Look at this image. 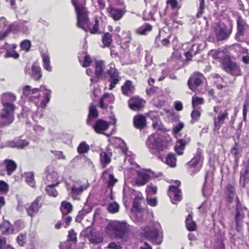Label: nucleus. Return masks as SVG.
Listing matches in <instances>:
<instances>
[{"mask_svg":"<svg viewBox=\"0 0 249 249\" xmlns=\"http://www.w3.org/2000/svg\"><path fill=\"white\" fill-rule=\"evenodd\" d=\"M77 15V26L86 32L89 31L91 34H97L98 32L99 22L96 19L93 27H90L88 17V11L85 7V0H71Z\"/></svg>","mask_w":249,"mask_h":249,"instance_id":"f257e3e1","label":"nucleus"},{"mask_svg":"<svg viewBox=\"0 0 249 249\" xmlns=\"http://www.w3.org/2000/svg\"><path fill=\"white\" fill-rule=\"evenodd\" d=\"M45 91V99L41 101L40 107L42 108L45 107L46 104L49 101L51 90L46 89L44 87H41L40 89H32L30 86H25L23 89V94L28 97L30 102H33L36 106H38L39 102L40 94L39 91Z\"/></svg>","mask_w":249,"mask_h":249,"instance_id":"f03ea898","label":"nucleus"},{"mask_svg":"<svg viewBox=\"0 0 249 249\" xmlns=\"http://www.w3.org/2000/svg\"><path fill=\"white\" fill-rule=\"evenodd\" d=\"M142 235L156 244H160L162 241V233L160 225L156 224L152 227L143 228Z\"/></svg>","mask_w":249,"mask_h":249,"instance_id":"7ed1b4c3","label":"nucleus"},{"mask_svg":"<svg viewBox=\"0 0 249 249\" xmlns=\"http://www.w3.org/2000/svg\"><path fill=\"white\" fill-rule=\"evenodd\" d=\"M128 226L123 221H111L107 225L106 232L111 237L122 238L126 232Z\"/></svg>","mask_w":249,"mask_h":249,"instance_id":"20e7f679","label":"nucleus"},{"mask_svg":"<svg viewBox=\"0 0 249 249\" xmlns=\"http://www.w3.org/2000/svg\"><path fill=\"white\" fill-rule=\"evenodd\" d=\"M146 145L152 153H155L166 149L168 147V142L158 133H154L148 137Z\"/></svg>","mask_w":249,"mask_h":249,"instance_id":"39448f33","label":"nucleus"},{"mask_svg":"<svg viewBox=\"0 0 249 249\" xmlns=\"http://www.w3.org/2000/svg\"><path fill=\"white\" fill-rule=\"evenodd\" d=\"M16 107H3L0 115V126L8 125L14 120V111Z\"/></svg>","mask_w":249,"mask_h":249,"instance_id":"423d86ee","label":"nucleus"},{"mask_svg":"<svg viewBox=\"0 0 249 249\" xmlns=\"http://www.w3.org/2000/svg\"><path fill=\"white\" fill-rule=\"evenodd\" d=\"M223 69L228 73L233 76L241 74V70L237 64L231 60L228 56H225L222 61Z\"/></svg>","mask_w":249,"mask_h":249,"instance_id":"0eeeda50","label":"nucleus"},{"mask_svg":"<svg viewBox=\"0 0 249 249\" xmlns=\"http://www.w3.org/2000/svg\"><path fill=\"white\" fill-rule=\"evenodd\" d=\"M219 107H214L213 110L217 113V116L214 117L213 121L214 127V131H218L222 125L224 123L225 121L228 119L229 114L227 110L224 111L220 110Z\"/></svg>","mask_w":249,"mask_h":249,"instance_id":"6e6552de","label":"nucleus"},{"mask_svg":"<svg viewBox=\"0 0 249 249\" xmlns=\"http://www.w3.org/2000/svg\"><path fill=\"white\" fill-rule=\"evenodd\" d=\"M232 31V26L228 28L225 24L219 23L215 30L216 37L219 40L228 39Z\"/></svg>","mask_w":249,"mask_h":249,"instance_id":"1a4fd4ad","label":"nucleus"},{"mask_svg":"<svg viewBox=\"0 0 249 249\" xmlns=\"http://www.w3.org/2000/svg\"><path fill=\"white\" fill-rule=\"evenodd\" d=\"M47 175L44 178V181L47 185H57L59 183L58 174L53 170L52 166H48L46 169Z\"/></svg>","mask_w":249,"mask_h":249,"instance_id":"9d476101","label":"nucleus"},{"mask_svg":"<svg viewBox=\"0 0 249 249\" xmlns=\"http://www.w3.org/2000/svg\"><path fill=\"white\" fill-rule=\"evenodd\" d=\"M41 200V196H37L36 199L31 203V205L26 208L27 213L29 216L32 217L38 213L42 205Z\"/></svg>","mask_w":249,"mask_h":249,"instance_id":"9b49d317","label":"nucleus"},{"mask_svg":"<svg viewBox=\"0 0 249 249\" xmlns=\"http://www.w3.org/2000/svg\"><path fill=\"white\" fill-rule=\"evenodd\" d=\"M16 100V96L11 92H6L2 94L1 104L3 107H16L14 102Z\"/></svg>","mask_w":249,"mask_h":249,"instance_id":"f8f14e48","label":"nucleus"},{"mask_svg":"<svg viewBox=\"0 0 249 249\" xmlns=\"http://www.w3.org/2000/svg\"><path fill=\"white\" fill-rule=\"evenodd\" d=\"M110 80V89H112L118 84L121 79V77L119 76V72L116 68L110 67L107 71Z\"/></svg>","mask_w":249,"mask_h":249,"instance_id":"ddd939ff","label":"nucleus"},{"mask_svg":"<svg viewBox=\"0 0 249 249\" xmlns=\"http://www.w3.org/2000/svg\"><path fill=\"white\" fill-rule=\"evenodd\" d=\"M89 186V184H84L79 185L78 184H74L70 189L68 188L70 191V193L74 199H78V196L80 195L82 192L86 190Z\"/></svg>","mask_w":249,"mask_h":249,"instance_id":"4468645a","label":"nucleus"},{"mask_svg":"<svg viewBox=\"0 0 249 249\" xmlns=\"http://www.w3.org/2000/svg\"><path fill=\"white\" fill-rule=\"evenodd\" d=\"M107 11L109 16L115 21L120 20L125 13L124 9L116 8L112 6H109L107 8Z\"/></svg>","mask_w":249,"mask_h":249,"instance_id":"2eb2a0df","label":"nucleus"},{"mask_svg":"<svg viewBox=\"0 0 249 249\" xmlns=\"http://www.w3.org/2000/svg\"><path fill=\"white\" fill-rule=\"evenodd\" d=\"M145 103V101L142 98L134 97L129 100V106L133 110H139L143 107Z\"/></svg>","mask_w":249,"mask_h":249,"instance_id":"dca6fc26","label":"nucleus"},{"mask_svg":"<svg viewBox=\"0 0 249 249\" xmlns=\"http://www.w3.org/2000/svg\"><path fill=\"white\" fill-rule=\"evenodd\" d=\"M201 45L199 43L189 44L188 50L185 52V55L187 60H191L192 56L196 55L201 49Z\"/></svg>","mask_w":249,"mask_h":249,"instance_id":"f3484780","label":"nucleus"},{"mask_svg":"<svg viewBox=\"0 0 249 249\" xmlns=\"http://www.w3.org/2000/svg\"><path fill=\"white\" fill-rule=\"evenodd\" d=\"M168 195L172 200L173 203L180 201L181 199V191L176 186H171L169 189Z\"/></svg>","mask_w":249,"mask_h":249,"instance_id":"a211bd4d","label":"nucleus"},{"mask_svg":"<svg viewBox=\"0 0 249 249\" xmlns=\"http://www.w3.org/2000/svg\"><path fill=\"white\" fill-rule=\"evenodd\" d=\"M197 76H196L195 74L191 76L188 81V86L191 90L194 91L196 89L197 87L199 86L201 83L202 81L200 78V77L202 75L201 73L198 72L197 73Z\"/></svg>","mask_w":249,"mask_h":249,"instance_id":"6ab92c4d","label":"nucleus"},{"mask_svg":"<svg viewBox=\"0 0 249 249\" xmlns=\"http://www.w3.org/2000/svg\"><path fill=\"white\" fill-rule=\"evenodd\" d=\"M202 150L200 148H197L195 157L187 163V164L191 167H195L198 164H201L203 161V157L202 155Z\"/></svg>","mask_w":249,"mask_h":249,"instance_id":"aec40b11","label":"nucleus"},{"mask_svg":"<svg viewBox=\"0 0 249 249\" xmlns=\"http://www.w3.org/2000/svg\"><path fill=\"white\" fill-rule=\"evenodd\" d=\"M149 176L145 172H138L137 177L136 178L134 184L139 186H142L146 183Z\"/></svg>","mask_w":249,"mask_h":249,"instance_id":"412c9836","label":"nucleus"},{"mask_svg":"<svg viewBox=\"0 0 249 249\" xmlns=\"http://www.w3.org/2000/svg\"><path fill=\"white\" fill-rule=\"evenodd\" d=\"M114 100V95L112 94L105 93L100 100V106L102 108H107L108 105L112 103Z\"/></svg>","mask_w":249,"mask_h":249,"instance_id":"4be33fe9","label":"nucleus"},{"mask_svg":"<svg viewBox=\"0 0 249 249\" xmlns=\"http://www.w3.org/2000/svg\"><path fill=\"white\" fill-rule=\"evenodd\" d=\"M109 126V123L102 120H98L93 125V128L98 133H103Z\"/></svg>","mask_w":249,"mask_h":249,"instance_id":"5701e85b","label":"nucleus"},{"mask_svg":"<svg viewBox=\"0 0 249 249\" xmlns=\"http://www.w3.org/2000/svg\"><path fill=\"white\" fill-rule=\"evenodd\" d=\"M133 124L135 127L138 129H142L146 125V118L143 115H138L134 117Z\"/></svg>","mask_w":249,"mask_h":249,"instance_id":"b1692460","label":"nucleus"},{"mask_svg":"<svg viewBox=\"0 0 249 249\" xmlns=\"http://www.w3.org/2000/svg\"><path fill=\"white\" fill-rule=\"evenodd\" d=\"M4 164L8 175H11L17 169V164L11 160H5L4 161Z\"/></svg>","mask_w":249,"mask_h":249,"instance_id":"393cba45","label":"nucleus"},{"mask_svg":"<svg viewBox=\"0 0 249 249\" xmlns=\"http://www.w3.org/2000/svg\"><path fill=\"white\" fill-rule=\"evenodd\" d=\"M237 32L236 35V37H240L243 35V33L245 29V26L246 23L245 21L239 16L238 18L237 21Z\"/></svg>","mask_w":249,"mask_h":249,"instance_id":"a878e982","label":"nucleus"},{"mask_svg":"<svg viewBox=\"0 0 249 249\" xmlns=\"http://www.w3.org/2000/svg\"><path fill=\"white\" fill-rule=\"evenodd\" d=\"M88 238L89 242L93 244L101 243L103 241V237L101 235L93 231L90 232Z\"/></svg>","mask_w":249,"mask_h":249,"instance_id":"bb28decb","label":"nucleus"},{"mask_svg":"<svg viewBox=\"0 0 249 249\" xmlns=\"http://www.w3.org/2000/svg\"><path fill=\"white\" fill-rule=\"evenodd\" d=\"M11 32L21 31L25 33L28 31V28L25 26L23 23H13L9 26Z\"/></svg>","mask_w":249,"mask_h":249,"instance_id":"cd10ccee","label":"nucleus"},{"mask_svg":"<svg viewBox=\"0 0 249 249\" xmlns=\"http://www.w3.org/2000/svg\"><path fill=\"white\" fill-rule=\"evenodd\" d=\"M95 65V75L98 78H101L105 67L104 63L103 61H96Z\"/></svg>","mask_w":249,"mask_h":249,"instance_id":"c85d7f7f","label":"nucleus"},{"mask_svg":"<svg viewBox=\"0 0 249 249\" xmlns=\"http://www.w3.org/2000/svg\"><path fill=\"white\" fill-rule=\"evenodd\" d=\"M107 176H108L107 186L109 187L113 186L117 180L114 178L113 175L110 173L108 170H106L102 174V177L104 179H107Z\"/></svg>","mask_w":249,"mask_h":249,"instance_id":"c756f323","label":"nucleus"},{"mask_svg":"<svg viewBox=\"0 0 249 249\" xmlns=\"http://www.w3.org/2000/svg\"><path fill=\"white\" fill-rule=\"evenodd\" d=\"M31 75L36 80H39L42 76L41 69L36 63H34L32 66Z\"/></svg>","mask_w":249,"mask_h":249,"instance_id":"7c9ffc66","label":"nucleus"},{"mask_svg":"<svg viewBox=\"0 0 249 249\" xmlns=\"http://www.w3.org/2000/svg\"><path fill=\"white\" fill-rule=\"evenodd\" d=\"M100 155L101 164L105 168L107 164L110 162L112 154L110 153L101 152Z\"/></svg>","mask_w":249,"mask_h":249,"instance_id":"2f4dec72","label":"nucleus"},{"mask_svg":"<svg viewBox=\"0 0 249 249\" xmlns=\"http://www.w3.org/2000/svg\"><path fill=\"white\" fill-rule=\"evenodd\" d=\"M134 89V87L131 81L127 80L122 87L123 93L125 95H128Z\"/></svg>","mask_w":249,"mask_h":249,"instance_id":"473e14b6","label":"nucleus"},{"mask_svg":"<svg viewBox=\"0 0 249 249\" xmlns=\"http://www.w3.org/2000/svg\"><path fill=\"white\" fill-rule=\"evenodd\" d=\"M240 180L243 181V186L249 181V166L246 167L240 172Z\"/></svg>","mask_w":249,"mask_h":249,"instance_id":"72a5a7b5","label":"nucleus"},{"mask_svg":"<svg viewBox=\"0 0 249 249\" xmlns=\"http://www.w3.org/2000/svg\"><path fill=\"white\" fill-rule=\"evenodd\" d=\"M0 230L4 234H9L12 233L13 228L9 221H4L0 226Z\"/></svg>","mask_w":249,"mask_h":249,"instance_id":"f704fd0d","label":"nucleus"},{"mask_svg":"<svg viewBox=\"0 0 249 249\" xmlns=\"http://www.w3.org/2000/svg\"><path fill=\"white\" fill-rule=\"evenodd\" d=\"M28 142L26 141L22 140L16 139L11 142L10 146L12 147H17L18 148H23L27 146Z\"/></svg>","mask_w":249,"mask_h":249,"instance_id":"c9c22d12","label":"nucleus"},{"mask_svg":"<svg viewBox=\"0 0 249 249\" xmlns=\"http://www.w3.org/2000/svg\"><path fill=\"white\" fill-rule=\"evenodd\" d=\"M185 145L186 142L182 139H180L177 141L175 147V150L178 155H181L183 154V151L185 148Z\"/></svg>","mask_w":249,"mask_h":249,"instance_id":"e433bc0d","label":"nucleus"},{"mask_svg":"<svg viewBox=\"0 0 249 249\" xmlns=\"http://www.w3.org/2000/svg\"><path fill=\"white\" fill-rule=\"evenodd\" d=\"M186 225L187 229L190 231H194L196 229V224L192 220V215L189 214L186 219Z\"/></svg>","mask_w":249,"mask_h":249,"instance_id":"4c0bfd02","label":"nucleus"},{"mask_svg":"<svg viewBox=\"0 0 249 249\" xmlns=\"http://www.w3.org/2000/svg\"><path fill=\"white\" fill-rule=\"evenodd\" d=\"M152 30V26L149 24H145L137 29V33L141 35H146Z\"/></svg>","mask_w":249,"mask_h":249,"instance_id":"58836bf2","label":"nucleus"},{"mask_svg":"<svg viewBox=\"0 0 249 249\" xmlns=\"http://www.w3.org/2000/svg\"><path fill=\"white\" fill-rule=\"evenodd\" d=\"M61 209L62 214H68L72 210V206L69 202L63 201L61 203Z\"/></svg>","mask_w":249,"mask_h":249,"instance_id":"ea45409f","label":"nucleus"},{"mask_svg":"<svg viewBox=\"0 0 249 249\" xmlns=\"http://www.w3.org/2000/svg\"><path fill=\"white\" fill-rule=\"evenodd\" d=\"M112 42V36L108 33L104 34L102 37V42L104 47H109Z\"/></svg>","mask_w":249,"mask_h":249,"instance_id":"a19ab883","label":"nucleus"},{"mask_svg":"<svg viewBox=\"0 0 249 249\" xmlns=\"http://www.w3.org/2000/svg\"><path fill=\"white\" fill-rule=\"evenodd\" d=\"M24 176L26 178V182L31 187H34L35 186V183L34 181V174L33 172L25 173Z\"/></svg>","mask_w":249,"mask_h":249,"instance_id":"79ce46f5","label":"nucleus"},{"mask_svg":"<svg viewBox=\"0 0 249 249\" xmlns=\"http://www.w3.org/2000/svg\"><path fill=\"white\" fill-rule=\"evenodd\" d=\"M176 160L175 155L169 154L166 158L165 163L171 167H175L176 166Z\"/></svg>","mask_w":249,"mask_h":249,"instance_id":"37998d69","label":"nucleus"},{"mask_svg":"<svg viewBox=\"0 0 249 249\" xmlns=\"http://www.w3.org/2000/svg\"><path fill=\"white\" fill-rule=\"evenodd\" d=\"M41 56L43 59V66L44 68L49 71H52V67L50 65V60L49 56L47 54L43 53L42 54Z\"/></svg>","mask_w":249,"mask_h":249,"instance_id":"c03bdc74","label":"nucleus"},{"mask_svg":"<svg viewBox=\"0 0 249 249\" xmlns=\"http://www.w3.org/2000/svg\"><path fill=\"white\" fill-rule=\"evenodd\" d=\"M107 210L111 213H117L119 210V205L116 202L110 203L107 206Z\"/></svg>","mask_w":249,"mask_h":249,"instance_id":"a18cd8bd","label":"nucleus"},{"mask_svg":"<svg viewBox=\"0 0 249 249\" xmlns=\"http://www.w3.org/2000/svg\"><path fill=\"white\" fill-rule=\"evenodd\" d=\"M98 112L96 107L93 105H91L89 107V114L88 116V123H89V120L91 118H96L98 117Z\"/></svg>","mask_w":249,"mask_h":249,"instance_id":"49530a36","label":"nucleus"},{"mask_svg":"<svg viewBox=\"0 0 249 249\" xmlns=\"http://www.w3.org/2000/svg\"><path fill=\"white\" fill-rule=\"evenodd\" d=\"M242 210H236L235 219H236V228L237 230L238 231H240V222L244 217L243 214L241 213Z\"/></svg>","mask_w":249,"mask_h":249,"instance_id":"de8ad7c7","label":"nucleus"},{"mask_svg":"<svg viewBox=\"0 0 249 249\" xmlns=\"http://www.w3.org/2000/svg\"><path fill=\"white\" fill-rule=\"evenodd\" d=\"M89 149V146L85 142H81L77 148V151L80 154L87 153Z\"/></svg>","mask_w":249,"mask_h":249,"instance_id":"09e8293b","label":"nucleus"},{"mask_svg":"<svg viewBox=\"0 0 249 249\" xmlns=\"http://www.w3.org/2000/svg\"><path fill=\"white\" fill-rule=\"evenodd\" d=\"M226 191L227 193L229 194L228 199L230 201H231L235 196L234 187L231 184H228L226 187Z\"/></svg>","mask_w":249,"mask_h":249,"instance_id":"8fccbe9b","label":"nucleus"},{"mask_svg":"<svg viewBox=\"0 0 249 249\" xmlns=\"http://www.w3.org/2000/svg\"><path fill=\"white\" fill-rule=\"evenodd\" d=\"M204 103L203 99L201 97H198L196 95L192 97V106L194 108L197 107L199 105L203 104Z\"/></svg>","mask_w":249,"mask_h":249,"instance_id":"3c124183","label":"nucleus"},{"mask_svg":"<svg viewBox=\"0 0 249 249\" xmlns=\"http://www.w3.org/2000/svg\"><path fill=\"white\" fill-rule=\"evenodd\" d=\"M55 186L56 185H52V186L47 185V187L46 188V191L47 194H48V195H49L50 196H53V197H55L57 196L58 192L56 190V189H55L54 188V186Z\"/></svg>","mask_w":249,"mask_h":249,"instance_id":"603ef678","label":"nucleus"},{"mask_svg":"<svg viewBox=\"0 0 249 249\" xmlns=\"http://www.w3.org/2000/svg\"><path fill=\"white\" fill-rule=\"evenodd\" d=\"M200 115L201 113L200 112L194 108V110H193L191 113V117L192 119L191 123L193 124L194 122L197 121L199 120Z\"/></svg>","mask_w":249,"mask_h":249,"instance_id":"864d4df0","label":"nucleus"},{"mask_svg":"<svg viewBox=\"0 0 249 249\" xmlns=\"http://www.w3.org/2000/svg\"><path fill=\"white\" fill-rule=\"evenodd\" d=\"M26 241V233H20L17 237V242H18V244L21 246H22L24 245Z\"/></svg>","mask_w":249,"mask_h":249,"instance_id":"5fc2aeb1","label":"nucleus"},{"mask_svg":"<svg viewBox=\"0 0 249 249\" xmlns=\"http://www.w3.org/2000/svg\"><path fill=\"white\" fill-rule=\"evenodd\" d=\"M71 220V217L68 215V214H62V221L66 223V225L64 226L65 228H66L69 226Z\"/></svg>","mask_w":249,"mask_h":249,"instance_id":"6e6d98bb","label":"nucleus"},{"mask_svg":"<svg viewBox=\"0 0 249 249\" xmlns=\"http://www.w3.org/2000/svg\"><path fill=\"white\" fill-rule=\"evenodd\" d=\"M142 198V194L136 196L133 203V207L137 209H139L140 206V201Z\"/></svg>","mask_w":249,"mask_h":249,"instance_id":"4d7b16f0","label":"nucleus"},{"mask_svg":"<svg viewBox=\"0 0 249 249\" xmlns=\"http://www.w3.org/2000/svg\"><path fill=\"white\" fill-rule=\"evenodd\" d=\"M20 46L22 50L28 51L31 47V42L28 40H25L21 43Z\"/></svg>","mask_w":249,"mask_h":249,"instance_id":"13d9d810","label":"nucleus"},{"mask_svg":"<svg viewBox=\"0 0 249 249\" xmlns=\"http://www.w3.org/2000/svg\"><path fill=\"white\" fill-rule=\"evenodd\" d=\"M18 56H19V54H18V53L14 50H12L11 51H8L5 54V57H6V58L12 57L14 58H17L18 57Z\"/></svg>","mask_w":249,"mask_h":249,"instance_id":"bf43d9fd","label":"nucleus"},{"mask_svg":"<svg viewBox=\"0 0 249 249\" xmlns=\"http://www.w3.org/2000/svg\"><path fill=\"white\" fill-rule=\"evenodd\" d=\"M166 3L172 9L178 8V3L177 0H167Z\"/></svg>","mask_w":249,"mask_h":249,"instance_id":"052dcab7","label":"nucleus"},{"mask_svg":"<svg viewBox=\"0 0 249 249\" xmlns=\"http://www.w3.org/2000/svg\"><path fill=\"white\" fill-rule=\"evenodd\" d=\"M91 62V59L89 56L88 54H86L84 56V60L82 64L83 67H87L89 66Z\"/></svg>","mask_w":249,"mask_h":249,"instance_id":"680f3d73","label":"nucleus"},{"mask_svg":"<svg viewBox=\"0 0 249 249\" xmlns=\"http://www.w3.org/2000/svg\"><path fill=\"white\" fill-rule=\"evenodd\" d=\"M157 191V188L156 186H154L153 184H149L147 186L146 189V191L147 193H153L155 194L156 193Z\"/></svg>","mask_w":249,"mask_h":249,"instance_id":"e2e57ef3","label":"nucleus"},{"mask_svg":"<svg viewBox=\"0 0 249 249\" xmlns=\"http://www.w3.org/2000/svg\"><path fill=\"white\" fill-rule=\"evenodd\" d=\"M107 248L109 249H123L122 247L120 245L117 244L116 243H115L114 242H112L108 244Z\"/></svg>","mask_w":249,"mask_h":249,"instance_id":"0e129e2a","label":"nucleus"},{"mask_svg":"<svg viewBox=\"0 0 249 249\" xmlns=\"http://www.w3.org/2000/svg\"><path fill=\"white\" fill-rule=\"evenodd\" d=\"M8 189V186L7 184L3 181H0V191L2 192H6Z\"/></svg>","mask_w":249,"mask_h":249,"instance_id":"69168bd1","label":"nucleus"},{"mask_svg":"<svg viewBox=\"0 0 249 249\" xmlns=\"http://www.w3.org/2000/svg\"><path fill=\"white\" fill-rule=\"evenodd\" d=\"M183 127L184 124L182 123H179L173 127V130L175 133H178Z\"/></svg>","mask_w":249,"mask_h":249,"instance_id":"338daca9","label":"nucleus"},{"mask_svg":"<svg viewBox=\"0 0 249 249\" xmlns=\"http://www.w3.org/2000/svg\"><path fill=\"white\" fill-rule=\"evenodd\" d=\"M69 239L71 241H76V234L73 230H71L69 233Z\"/></svg>","mask_w":249,"mask_h":249,"instance_id":"774afa93","label":"nucleus"}]
</instances>
